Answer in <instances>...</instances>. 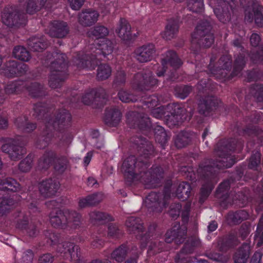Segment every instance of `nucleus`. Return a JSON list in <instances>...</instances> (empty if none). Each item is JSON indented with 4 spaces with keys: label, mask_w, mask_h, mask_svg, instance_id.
Returning <instances> with one entry per match:
<instances>
[{
    "label": "nucleus",
    "mask_w": 263,
    "mask_h": 263,
    "mask_svg": "<svg viewBox=\"0 0 263 263\" xmlns=\"http://www.w3.org/2000/svg\"><path fill=\"white\" fill-rule=\"evenodd\" d=\"M81 216L74 212L68 210L52 211L50 216V221L54 227L64 228L66 224L76 228L80 222Z\"/></svg>",
    "instance_id": "1"
},
{
    "label": "nucleus",
    "mask_w": 263,
    "mask_h": 263,
    "mask_svg": "<svg viewBox=\"0 0 263 263\" xmlns=\"http://www.w3.org/2000/svg\"><path fill=\"white\" fill-rule=\"evenodd\" d=\"M65 59L66 55L64 54H61L58 57L59 61L56 62H53L51 64V68L52 71L50 76L49 83L50 86L53 88L59 87L60 82L64 80L62 74L58 73V71H60V70L65 68Z\"/></svg>",
    "instance_id": "2"
},
{
    "label": "nucleus",
    "mask_w": 263,
    "mask_h": 263,
    "mask_svg": "<svg viewBox=\"0 0 263 263\" xmlns=\"http://www.w3.org/2000/svg\"><path fill=\"white\" fill-rule=\"evenodd\" d=\"M181 63V61L178 58L176 53L170 51L162 59V66L158 67L157 74L158 76L161 77L163 75L164 72L165 71V67L167 68L170 66L173 67L174 69H176L179 67Z\"/></svg>",
    "instance_id": "3"
},
{
    "label": "nucleus",
    "mask_w": 263,
    "mask_h": 263,
    "mask_svg": "<svg viewBox=\"0 0 263 263\" xmlns=\"http://www.w3.org/2000/svg\"><path fill=\"white\" fill-rule=\"evenodd\" d=\"M14 140L12 139H8L6 143L2 146V151L8 153L12 160H16L20 159L26 154V149L22 147L13 145Z\"/></svg>",
    "instance_id": "4"
},
{
    "label": "nucleus",
    "mask_w": 263,
    "mask_h": 263,
    "mask_svg": "<svg viewBox=\"0 0 263 263\" xmlns=\"http://www.w3.org/2000/svg\"><path fill=\"white\" fill-rule=\"evenodd\" d=\"M157 82V80L152 77L151 72L145 74L138 73L134 80V84L141 90L148 89L151 86L156 85Z\"/></svg>",
    "instance_id": "5"
},
{
    "label": "nucleus",
    "mask_w": 263,
    "mask_h": 263,
    "mask_svg": "<svg viewBox=\"0 0 263 263\" xmlns=\"http://www.w3.org/2000/svg\"><path fill=\"white\" fill-rule=\"evenodd\" d=\"M155 53L154 45L148 44L138 48L135 51V57L140 62H147L153 59Z\"/></svg>",
    "instance_id": "6"
},
{
    "label": "nucleus",
    "mask_w": 263,
    "mask_h": 263,
    "mask_svg": "<svg viewBox=\"0 0 263 263\" xmlns=\"http://www.w3.org/2000/svg\"><path fill=\"white\" fill-rule=\"evenodd\" d=\"M59 188V182L52 179L44 180L39 184V191L45 197L52 196L57 192Z\"/></svg>",
    "instance_id": "7"
},
{
    "label": "nucleus",
    "mask_w": 263,
    "mask_h": 263,
    "mask_svg": "<svg viewBox=\"0 0 263 263\" xmlns=\"http://www.w3.org/2000/svg\"><path fill=\"white\" fill-rule=\"evenodd\" d=\"M68 32L66 23L55 21L50 26L49 34L53 37H63Z\"/></svg>",
    "instance_id": "8"
},
{
    "label": "nucleus",
    "mask_w": 263,
    "mask_h": 263,
    "mask_svg": "<svg viewBox=\"0 0 263 263\" xmlns=\"http://www.w3.org/2000/svg\"><path fill=\"white\" fill-rule=\"evenodd\" d=\"M158 99L157 96H153L148 99L146 101V105L152 111V115L156 118L159 119L163 117L165 114V108L163 106H160L155 108L158 105Z\"/></svg>",
    "instance_id": "9"
},
{
    "label": "nucleus",
    "mask_w": 263,
    "mask_h": 263,
    "mask_svg": "<svg viewBox=\"0 0 263 263\" xmlns=\"http://www.w3.org/2000/svg\"><path fill=\"white\" fill-rule=\"evenodd\" d=\"M98 13L95 10H87L82 12L79 15V22L83 26H90L98 20Z\"/></svg>",
    "instance_id": "10"
},
{
    "label": "nucleus",
    "mask_w": 263,
    "mask_h": 263,
    "mask_svg": "<svg viewBox=\"0 0 263 263\" xmlns=\"http://www.w3.org/2000/svg\"><path fill=\"white\" fill-rule=\"evenodd\" d=\"M9 66L4 69L5 73L8 76H13V75L19 76L27 70V66L24 64H17L15 61L9 62Z\"/></svg>",
    "instance_id": "11"
},
{
    "label": "nucleus",
    "mask_w": 263,
    "mask_h": 263,
    "mask_svg": "<svg viewBox=\"0 0 263 263\" xmlns=\"http://www.w3.org/2000/svg\"><path fill=\"white\" fill-rule=\"evenodd\" d=\"M118 36L123 40H128L131 35V27L124 19H121L116 30Z\"/></svg>",
    "instance_id": "12"
},
{
    "label": "nucleus",
    "mask_w": 263,
    "mask_h": 263,
    "mask_svg": "<svg viewBox=\"0 0 263 263\" xmlns=\"http://www.w3.org/2000/svg\"><path fill=\"white\" fill-rule=\"evenodd\" d=\"M121 114L117 109L107 111L105 114V121L110 126H116L120 121Z\"/></svg>",
    "instance_id": "13"
},
{
    "label": "nucleus",
    "mask_w": 263,
    "mask_h": 263,
    "mask_svg": "<svg viewBox=\"0 0 263 263\" xmlns=\"http://www.w3.org/2000/svg\"><path fill=\"white\" fill-rule=\"evenodd\" d=\"M63 250H60L61 253H64L66 256L72 259H77L79 257V248L71 242H66L63 245Z\"/></svg>",
    "instance_id": "14"
},
{
    "label": "nucleus",
    "mask_w": 263,
    "mask_h": 263,
    "mask_svg": "<svg viewBox=\"0 0 263 263\" xmlns=\"http://www.w3.org/2000/svg\"><path fill=\"white\" fill-rule=\"evenodd\" d=\"M102 199V195L100 193L89 195L85 198L80 199L79 201V206L81 208H83L95 205L99 203Z\"/></svg>",
    "instance_id": "15"
},
{
    "label": "nucleus",
    "mask_w": 263,
    "mask_h": 263,
    "mask_svg": "<svg viewBox=\"0 0 263 263\" xmlns=\"http://www.w3.org/2000/svg\"><path fill=\"white\" fill-rule=\"evenodd\" d=\"M100 42L97 43L96 53H102L104 55H108L112 51V44L110 41L103 39Z\"/></svg>",
    "instance_id": "16"
},
{
    "label": "nucleus",
    "mask_w": 263,
    "mask_h": 263,
    "mask_svg": "<svg viewBox=\"0 0 263 263\" xmlns=\"http://www.w3.org/2000/svg\"><path fill=\"white\" fill-rule=\"evenodd\" d=\"M135 165L134 157H129L125 160L122 166V171L125 174V176L129 177L131 178L135 177V173L133 171Z\"/></svg>",
    "instance_id": "17"
},
{
    "label": "nucleus",
    "mask_w": 263,
    "mask_h": 263,
    "mask_svg": "<svg viewBox=\"0 0 263 263\" xmlns=\"http://www.w3.org/2000/svg\"><path fill=\"white\" fill-rule=\"evenodd\" d=\"M250 253V246L244 244L236 252L234 256L235 263H246Z\"/></svg>",
    "instance_id": "18"
},
{
    "label": "nucleus",
    "mask_w": 263,
    "mask_h": 263,
    "mask_svg": "<svg viewBox=\"0 0 263 263\" xmlns=\"http://www.w3.org/2000/svg\"><path fill=\"white\" fill-rule=\"evenodd\" d=\"M191 191V186L189 183L182 182L177 189L176 195L179 199L184 200L189 197Z\"/></svg>",
    "instance_id": "19"
},
{
    "label": "nucleus",
    "mask_w": 263,
    "mask_h": 263,
    "mask_svg": "<svg viewBox=\"0 0 263 263\" xmlns=\"http://www.w3.org/2000/svg\"><path fill=\"white\" fill-rule=\"evenodd\" d=\"M14 57L23 61H28L30 59V54L28 51L22 46L16 47L13 51Z\"/></svg>",
    "instance_id": "20"
},
{
    "label": "nucleus",
    "mask_w": 263,
    "mask_h": 263,
    "mask_svg": "<svg viewBox=\"0 0 263 263\" xmlns=\"http://www.w3.org/2000/svg\"><path fill=\"white\" fill-rule=\"evenodd\" d=\"M0 189L15 192L20 189V185L14 180L7 179L0 184Z\"/></svg>",
    "instance_id": "21"
},
{
    "label": "nucleus",
    "mask_w": 263,
    "mask_h": 263,
    "mask_svg": "<svg viewBox=\"0 0 263 263\" xmlns=\"http://www.w3.org/2000/svg\"><path fill=\"white\" fill-rule=\"evenodd\" d=\"M108 34V29L102 26H96L93 30L88 32L89 36L95 37L97 39H102Z\"/></svg>",
    "instance_id": "22"
},
{
    "label": "nucleus",
    "mask_w": 263,
    "mask_h": 263,
    "mask_svg": "<svg viewBox=\"0 0 263 263\" xmlns=\"http://www.w3.org/2000/svg\"><path fill=\"white\" fill-rule=\"evenodd\" d=\"M111 72L110 67L108 65H101L98 69L97 78L100 80L106 79L110 76Z\"/></svg>",
    "instance_id": "23"
},
{
    "label": "nucleus",
    "mask_w": 263,
    "mask_h": 263,
    "mask_svg": "<svg viewBox=\"0 0 263 263\" xmlns=\"http://www.w3.org/2000/svg\"><path fill=\"white\" fill-rule=\"evenodd\" d=\"M28 45L32 50L35 51H41L46 47V44L41 42L35 37H33L29 41Z\"/></svg>",
    "instance_id": "24"
},
{
    "label": "nucleus",
    "mask_w": 263,
    "mask_h": 263,
    "mask_svg": "<svg viewBox=\"0 0 263 263\" xmlns=\"http://www.w3.org/2000/svg\"><path fill=\"white\" fill-rule=\"evenodd\" d=\"M178 27L177 25L175 24L167 25L165 31L162 33V36L166 40H170L173 37L174 35L178 31Z\"/></svg>",
    "instance_id": "25"
},
{
    "label": "nucleus",
    "mask_w": 263,
    "mask_h": 263,
    "mask_svg": "<svg viewBox=\"0 0 263 263\" xmlns=\"http://www.w3.org/2000/svg\"><path fill=\"white\" fill-rule=\"evenodd\" d=\"M89 216L92 221H111L112 219V217L107 214L96 211L91 212Z\"/></svg>",
    "instance_id": "26"
},
{
    "label": "nucleus",
    "mask_w": 263,
    "mask_h": 263,
    "mask_svg": "<svg viewBox=\"0 0 263 263\" xmlns=\"http://www.w3.org/2000/svg\"><path fill=\"white\" fill-rule=\"evenodd\" d=\"M15 124L18 128L24 127V129L27 132H29L35 128L34 124L27 123L25 118H17L15 120Z\"/></svg>",
    "instance_id": "27"
},
{
    "label": "nucleus",
    "mask_w": 263,
    "mask_h": 263,
    "mask_svg": "<svg viewBox=\"0 0 263 263\" xmlns=\"http://www.w3.org/2000/svg\"><path fill=\"white\" fill-rule=\"evenodd\" d=\"M203 0H189V8L194 12H200L203 7Z\"/></svg>",
    "instance_id": "28"
},
{
    "label": "nucleus",
    "mask_w": 263,
    "mask_h": 263,
    "mask_svg": "<svg viewBox=\"0 0 263 263\" xmlns=\"http://www.w3.org/2000/svg\"><path fill=\"white\" fill-rule=\"evenodd\" d=\"M159 198V195L158 194L156 193H151L149 194L145 198L144 200V203L146 206L148 208L153 207V205L151 204H154V206L159 204L158 202V200Z\"/></svg>",
    "instance_id": "29"
},
{
    "label": "nucleus",
    "mask_w": 263,
    "mask_h": 263,
    "mask_svg": "<svg viewBox=\"0 0 263 263\" xmlns=\"http://www.w3.org/2000/svg\"><path fill=\"white\" fill-rule=\"evenodd\" d=\"M46 0H29V2L27 5V11L29 13H33L37 10L38 6L34 7L35 5L39 4V7L41 8L44 5Z\"/></svg>",
    "instance_id": "30"
},
{
    "label": "nucleus",
    "mask_w": 263,
    "mask_h": 263,
    "mask_svg": "<svg viewBox=\"0 0 263 263\" xmlns=\"http://www.w3.org/2000/svg\"><path fill=\"white\" fill-rule=\"evenodd\" d=\"M126 250L125 247H120L115 250L111 254V257L113 259L118 262L122 261L125 255Z\"/></svg>",
    "instance_id": "31"
},
{
    "label": "nucleus",
    "mask_w": 263,
    "mask_h": 263,
    "mask_svg": "<svg viewBox=\"0 0 263 263\" xmlns=\"http://www.w3.org/2000/svg\"><path fill=\"white\" fill-rule=\"evenodd\" d=\"M156 139L158 142L164 143L166 140V134L164 128L160 126H157L155 129Z\"/></svg>",
    "instance_id": "32"
},
{
    "label": "nucleus",
    "mask_w": 263,
    "mask_h": 263,
    "mask_svg": "<svg viewBox=\"0 0 263 263\" xmlns=\"http://www.w3.org/2000/svg\"><path fill=\"white\" fill-rule=\"evenodd\" d=\"M118 96L120 100L123 102H134L137 100V98L123 89L120 90Z\"/></svg>",
    "instance_id": "33"
},
{
    "label": "nucleus",
    "mask_w": 263,
    "mask_h": 263,
    "mask_svg": "<svg viewBox=\"0 0 263 263\" xmlns=\"http://www.w3.org/2000/svg\"><path fill=\"white\" fill-rule=\"evenodd\" d=\"M54 155L52 153L48 152L45 154L40 161L39 165L42 168H45L51 162Z\"/></svg>",
    "instance_id": "34"
},
{
    "label": "nucleus",
    "mask_w": 263,
    "mask_h": 263,
    "mask_svg": "<svg viewBox=\"0 0 263 263\" xmlns=\"http://www.w3.org/2000/svg\"><path fill=\"white\" fill-rule=\"evenodd\" d=\"M70 121V117L69 114L66 113L61 116L59 119L53 123V126H68Z\"/></svg>",
    "instance_id": "35"
},
{
    "label": "nucleus",
    "mask_w": 263,
    "mask_h": 263,
    "mask_svg": "<svg viewBox=\"0 0 263 263\" xmlns=\"http://www.w3.org/2000/svg\"><path fill=\"white\" fill-rule=\"evenodd\" d=\"M32 159L31 157H27L20 164V169L21 171L26 172L30 170L31 167Z\"/></svg>",
    "instance_id": "36"
},
{
    "label": "nucleus",
    "mask_w": 263,
    "mask_h": 263,
    "mask_svg": "<svg viewBox=\"0 0 263 263\" xmlns=\"http://www.w3.org/2000/svg\"><path fill=\"white\" fill-rule=\"evenodd\" d=\"M2 20L4 24L8 26H12L16 25V23L14 24L12 14L10 13H3L2 15Z\"/></svg>",
    "instance_id": "37"
},
{
    "label": "nucleus",
    "mask_w": 263,
    "mask_h": 263,
    "mask_svg": "<svg viewBox=\"0 0 263 263\" xmlns=\"http://www.w3.org/2000/svg\"><path fill=\"white\" fill-rule=\"evenodd\" d=\"M138 221V219L134 217H130L126 220V226L129 228H132V231L140 229L141 226L137 223Z\"/></svg>",
    "instance_id": "38"
},
{
    "label": "nucleus",
    "mask_w": 263,
    "mask_h": 263,
    "mask_svg": "<svg viewBox=\"0 0 263 263\" xmlns=\"http://www.w3.org/2000/svg\"><path fill=\"white\" fill-rule=\"evenodd\" d=\"M180 232L176 231V229H174L173 230L168 231L165 234V241L167 243H171L172 241L176 239L177 236H179Z\"/></svg>",
    "instance_id": "39"
},
{
    "label": "nucleus",
    "mask_w": 263,
    "mask_h": 263,
    "mask_svg": "<svg viewBox=\"0 0 263 263\" xmlns=\"http://www.w3.org/2000/svg\"><path fill=\"white\" fill-rule=\"evenodd\" d=\"M33 258V254L32 251L28 250L23 252L22 256V262L23 263H32Z\"/></svg>",
    "instance_id": "40"
},
{
    "label": "nucleus",
    "mask_w": 263,
    "mask_h": 263,
    "mask_svg": "<svg viewBox=\"0 0 263 263\" xmlns=\"http://www.w3.org/2000/svg\"><path fill=\"white\" fill-rule=\"evenodd\" d=\"M211 27L209 23L207 22H204L202 24L198 25L196 27V32L200 35H202L204 32H208L210 30Z\"/></svg>",
    "instance_id": "41"
},
{
    "label": "nucleus",
    "mask_w": 263,
    "mask_h": 263,
    "mask_svg": "<svg viewBox=\"0 0 263 263\" xmlns=\"http://www.w3.org/2000/svg\"><path fill=\"white\" fill-rule=\"evenodd\" d=\"M214 37L213 35L211 33H208L204 35L201 39V42L206 47H209L213 43Z\"/></svg>",
    "instance_id": "42"
},
{
    "label": "nucleus",
    "mask_w": 263,
    "mask_h": 263,
    "mask_svg": "<svg viewBox=\"0 0 263 263\" xmlns=\"http://www.w3.org/2000/svg\"><path fill=\"white\" fill-rule=\"evenodd\" d=\"M217 103V100L214 98H210L207 100L204 104H200V106L201 107L202 105H204L206 110L212 109L213 107H215L216 104Z\"/></svg>",
    "instance_id": "43"
},
{
    "label": "nucleus",
    "mask_w": 263,
    "mask_h": 263,
    "mask_svg": "<svg viewBox=\"0 0 263 263\" xmlns=\"http://www.w3.org/2000/svg\"><path fill=\"white\" fill-rule=\"evenodd\" d=\"M260 155L259 153H256L251 157L249 166L250 168H254L260 163Z\"/></svg>",
    "instance_id": "44"
},
{
    "label": "nucleus",
    "mask_w": 263,
    "mask_h": 263,
    "mask_svg": "<svg viewBox=\"0 0 263 263\" xmlns=\"http://www.w3.org/2000/svg\"><path fill=\"white\" fill-rule=\"evenodd\" d=\"M84 0H68L69 5L73 10H78L82 6Z\"/></svg>",
    "instance_id": "45"
},
{
    "label": "nucleus",
    "mask_w": 263,
    "mask_h": 263,
    "mask_svg": "<svg viewBox=\"0 0 263 263\" xmlns=\"http://www.w3.org/2000/svg\"><path fill=\"white\" fill-rule=\"evenodd\" d=\"M96 96V91L94 90H91L90 92L86 93L83 97V102L86 104H89L90 102V100L92 99Z\"/></svg>",
    "instance_id": "46"
},
{
    "label": "nucleus",
    "mask_w": 263,
    "mask_h": 263,
    "mask_svg": "<svg viewBox=\"0 0 263 263\" xmlns=\"http://www.w3.org/2000/svg\"><path fill=\"white\" fill-rule=\"evenodd\" d=\"M254 16L255 23L260 27L263 26V16L260 11L254 12Z\"/></svg>",
    "instance_id": "47"
},
{
    "label": "nucleus",
    "mask_w": 263,
    "mask_h": 263,
    "mask_svg": "<svg viewBox=\"0 0 263 263\" xmlns=\"http://www.w3.org/2000/svg\"><path fill=\"white\" fill-rule=\"evenodd\" d=\"M52 256L50 254H46L41 256L39 259V263H51Z\"/></svg>",
    "instance_id": "48"
},
{
    "label": "nucleus",
    "mask_w": 263,
    "mask_h": 263,
    "mask_svg": "<svg viewBox=\"0 0 263 263\" xmlns=\"http://www.w3.org/2000/svg\"><path fill=\"white\" fill-rule=\"evenodd\" d=\"M260 36L256 33H253L250 37V42L252 46H256L260 42Z\"/></svg>",
    "instance_id": "49"
},
{
    "label": "nucleus",
    "mask_w": 263,
    "mask_h": 263,
    "mask_svg": "<svg viewBox=\"0 0 263 263\" xmlns=\"http://www.w3.org/2000/svg\"><path fill=\"white\" fill-rule=\"evenodd\" d=\"M13 204V201H12V200L8 201V200H4L1 203V208L2 209V210H8L9 208H8L7 207V206H11V205H12Z\"/></svg>",
    "instance_id": "50"
},
{
    "label": "nucleus",
    "mask_w": 263,
    "mask_h": 263,
    "mask_svg": "<svg viewBox=\"0 0 263 263\" xmlns=\"http://www.w3.org/2000/svg\"><path fill=\"white\" fill-rule=\"evenodd\" d=\"M229 186V183L228 181H225L222 183L219 186L218 192L222 193L227 191Z\"/></svg>",
    "instance_id": "51"
},
{
    "label": "nucleus",
    "mask_w": 263,
    "mask_h": 263,
    "mask_svg": "<svg viewBox=\"0 0 263 263\" xmlns=\"http://www.w3.org/2000/svg\"><path fill=\"white\" fill-rule=\"evenodd\" d=\"M26 231L28 235L31 237L34 236L37 233V231L36 230L35 227L33 225H30L28 229L26 230Z\"/></svg>",
    "instance_id": "52"
},
{
    "label": "nucleus",
    "mask_w": 263,
    "mask_h": 263,
    "mask_svg": "<svg viewBox=\"0 0 263 263\" xmlns=\"http://www.w3.org/2000/svg\"><path fill=\"white\" fill-rule=\"evenodd\" d=\"M214 12L215 14L216 15L217 18L221 21L223 23L226 22V20L224 19V14H221L219 12V10L218 8H216L214 9Z\"/></svg>",
    "instance_id": "53"
},
{
    "label": "nucleus",
    "mask_w": 263,
    "mask_h": 263,
    "mask_svg": "<svg viewBox=\"0 0 263 263\" xmlns=\"http://www.w3.org/2000/svg\"><path fill=\"white\" fill-rule=\"evenodd\" d=\"M28 224V221L25 219L22 221L18 222L17 224V227L18 229L24 230L26 229Z\"/></svg>",
    "instance_id": "54"
},
{
    "label": "nucleus",
    "mask_w": 263,
    "mask_h": 263,
    "mask_svg": "<svg viewBox=\"0 0 263 263\" xmlns=\"http://www.w3.org/2000/svg\"><path fill=\"white\" fill-rule=\"evenodd\" d=\"M8 126L7 120L0 115V129L6 127Z\"/></svg>",
    "instance_id": "55"
},
{
    "label": "nucleus",
    "mask_w": 263,
    "mask_h": 263,
    "mask_svg": "<svg viewBox=\"0 0 263 263\" xmlns=\"http://www.w3.org/2000/svg\"><path fill=\"white\" fill-rule=\"evenodd\" d=\"M261 256L259 253H255L252 257L250 263H259Z\"/></svg>",
    "instance_id": "56"
},
{
    "label": "nucleus",
    "mask_w": 263,
    "mask_h": 263,
    "mask_svg": "<svg viewBox=\"0 0 263 263\" xmlns=\"http://www.w3.org/2000/svg\"><path fill=\"white\" fill-rule=\"evenodd\" d=\"M92 156V154L91 152L87 153L86 156L85 157L84 159V163L85 165H87L89 163V162L91 160Z\"/></svg>",
    "instance_id": "57"
},
{
    "label": "nucleus",
    "mask_w": 263,
    "mask_h": 263,
    "mask_svg": "<svg viewBox=\"0 0 263 263\" xmlns=\"http://www.w3.org/2000/svg\"><path fill=\"white\" fill-rule=\"evenodd\" d=\"M212 189V186L208 187L207 189H205L204 187H202L201 189L202 195L205 197L208 196Z\"/></svg>",
    "instance_id": "58"
},
{
    "label": "nucleus",
    "mask_w": 263,
    "mask_h": 263,
    "mask_svg": "<svg viewBox=\"0 0 263 263\" xmlns=\"http://www.w3.org/2000/svg\"><path fill=\"white\" fill-rule=\"evenodd\" d=\"M217 228V224L215 222H211L208 226V231L209 232L214 231Z\"/></svg>",
    "instance_id": "59"
},
{
    "label": "nucleus",
    "mask_w": 263,
    "mask_h": 263,
    "mask_svg": "<svg viewBox=\"0 0 263 263\" xmlns=\"http://www.w3.org/2000/svg\"><path fill=\"white\" fill-rule=\"evenodd\" d=\"M72 135L69 133H66L63 137V138L64 139V140H66V142H70L72 139Z\"/></svg>",
    "instance_id": "60"
},
{
    "label": "nucleus",
    "mask_w": 263,
    "mask_h": 263,
    "mask_svg": "<svg viewBox=\"0 0 263 263\" xmlns=\"http://www.w3.org/2000/svg\"><path fill=\"white\" fill-rule=\"evenodd\" d=\"M88 185L89 186H93L97 183V181L93 177H89L87 180Z\"/></svg>",
    "instance_id": "61"
},
{
    "label": "nucleus",
    "mask_w": 263,
    "mask_h": 263,
    "mask_svg": "<svg viewBox=\"0 0 263 263\" xmlns=\"http://www.w3.org/2000/svg\"><path fill=\"white\" fill-rule=\"evenodd\" d=\"M245 19L248 21L251 22L253 20V16L252 14H248L246 12Z\"/></svg>",
    "instance_id": "62"
},
{
    "label": "nucleus",
    "mask_w": 263,
    "mask_h": 263,
    "mask_svg": "<svg viewBox=\"0 0 263 263\" xmlns=\"http://www.w3.org/2000/svg\"><path fill=\"white\" fill-rule=\"evenodd\" d=\"M184 90H185V93L184 94V96L181 97L182 98H184L186 96V95L188 94V93L190 92V91L191 90V88L189 86H186L184 88Z\"/></svg>",
    "instance_id": "63"
},
{
    "label": "nucleus",
    "mask_w": 263,
    "mask_h": 263,
    "mask_svg": "<svg viewBox=\"0 0 263 263\" xmlns=\"http://www.w3.org/2000/svg\"><path fill=\"white\" fill-rule=\"evenodd\" d=\"M13 87V86H8L7 87V88H6V91L7 92V93H13V92H14L15 90H11V89Z\"/></svg>",
    "instance_id": "64"
}]
</instances>
